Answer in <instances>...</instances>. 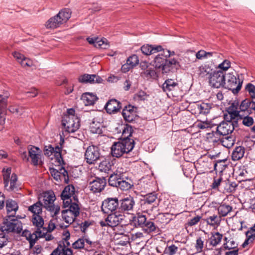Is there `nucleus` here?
Wrapping results in <instances>:
<instances>
[{
    "mask_svg": "<svg viewBox=\"0 0 255 255\" xmlns=\"http://www.w3.org/2000/svg\"><path fill=\"white\" fill-rule=\"evenodd\" d=\"M14 217V215H7L0 224V249L6 245L8 242L6 234L11 232L19 234L22 230L21 222Z\"/></svg>",
    "mask_w": 255,
    "mask_h": 255,
    "instance_id": "1",
    "label": "nucleus"
},
{
    "mask_svg": "<svg viewBox=\"0 0 255 255\" xmlns=\"http://www.w3.org/2000/svg\"><path fill=\"white\" fill-rule=\"evenodd\" d=\"M135 142L133 139H120L115 142L111 148V153L113 157L119 158L124 154L129 153L133 148Z\"/></svg>",
    "mask_w": 255,
    "mask_h": 255,
    "instance_id": "2",
    "label": "nucleus"
},
{
    "mask_svg": "<svg viewBox=\"0 0 255 255\" xmlns=\"http://www.w3.org/2000/svg\"><path fill=\"white\" fill-rule=\"evenodd\" d=\"M243 83V79L240 78L238 74L233 72L226 74L225 84L224 88L231 90L234 95L238 94Z\"/></svg>",
    "mask_w": 255,
    "mask_h": 255,
    "instance_id": "3",
    "label": "nucleus"
},
{
    "mask_svg": "<svg viewBox=\"0 0 255 255\" xmlns=\"http://www.w3.org/2000/svg\"><path fill=\"white\" fill-rule=\"evenodd\" d=\"M130 222V224L136 228H145V231L148 233L155 231L156 228L153 222L150 220H147L145 215L140 213H138L135 216H133Z\"/></svg>",
    "mask_w": 255,
    "mask_h": 255,
    "instance_id": "4",
    "label": "nucleus"
},
{
    "mask_svg": "<svg viewBox=\"0 0 255 255\" xmlns=\"http://www.w3.org/2000/svg\"><path fill=\"white\" fill-rule=\"evenodd\" d=\"M55 200L56 197L52 191H48L43 194V208L51 213L52 217L58 214L60 210V206L54 204Z\"/></svg>",
    "mask_w": 255,
    "mask_h": 255,
    "instance_id": "5",
    "label": "nucleus"
},
{
    "mask_svg": "<svg viewBox=\"0 0 255 255\" xmlns=\"http://www.w3.org/2000/svg\"><path fill=\"white\" fill-rule=\"evenodd\" d=\"M44 153L45 156L48 157L54 154L55 162L58 166L65 164V162L62 157V149L61 147L56 145L55 147L51 144H48L44 146Z\"/></svg>",
    "mask_w": 255,
    "mask_h": 255,
    "instance_id": "6",
    "label": "nucleus"
},
{
    "mask_svg": "<svg viewBox=\"0 0 255 255\" xmlns=\"http://www.w3.org/2000/svg\"><path fill=\"white\" fill-rule=\"evenodd\" d=\"M226 74L224 71L218 70L210 73L209 76L210 85L215 88H224L225 84Z\"/></svg>",
    "mask_w": 255,
    "mask_h": 255,
    "instance_id": "7",
    "label": "nucleus"
},
{
    "mask_svg": "<svg viewBox=\"0 0 255 255\" xmlns=\"http://www.w3.org/2000/svg\"><path fill=\"white\" fill-rule=\"evenodd\" d=\"M79 118H71L69 115H64L62 119V125L65 131L68 133H73L77 130L80 127Z\"/></svg>",
    "mask_w": 255,
    "mask_h": 255,
    "instance_id": "8",
    "label": "nucleus"
},
{
    "mask_svg": "<svg viewBox=\"0 0 255 255\" xmlns=\"http://www.w3.org/2000/svg\"><path fill=\"white\" fill-rule=\"evenodd\" d=\"M102 157L99 148L95 145L88 146L85 153V159L89 164H95Z\"/></svg>",
    "mask_w": 255,
    "mask_h": 255,
    "instance_id": "9",
    "label": "nucleus"
},
{
    "mask_svg": "<svg viewBox=\"0 0 255 255\" xmlns=\"http://www.w3.org/2000/svg\"><path fill=\"white\" fill-rule=\"evenodd\" d=\"M106 185V177L95 176L94 179L89 182V188L94 193H100L105 189Z\"/></svg>",
    "mask_w": 255,
    "mask_h": 255,
    "instance_id": "10",
    "label": "nucleus"
},
{
    "mask_svg": "<svg viewBox=\"0 0 255 255\" xmlns=\"http://www.w3.org/2000/svg\"><path fill=\"white\" fill-rule=\"evenodd\" d=\"M120 204V200L117 197L107 198L102 202V210L105 213L117 211H119Z\"/></svg>",
    "mask_w": 255,
    "mask_h": 255,
    "instance_id": "11",
    "label": "nucleus"
},
{
    "mask_svg": "<svg viewBox=\"0 0 255 255\" xmlns=\"http://www.w3.org/2000/svg\"><path fill=\"white\" fill-rule=\"evenodd\" d=\"M120 202L119 211L123 214L125 212L132 211L135 205L134 198L131 196H128L120 200Z\"/></svg>",
    "mask_w": 255,
    "mask_h": 255,
    "instance_id": "12",
    "label": "nucleus"
},
{
    "mask_svg": "<svg viewBox=\"0 0 255 255\" xmlns=\"http://www.w3.org/2000/svg\"><path fill=\"white\" fill-rule=\"evenodd\" d=\"M125 215L119 211L111 212L106 218V222H108V226L116 227L124 220Z\"/></svg>",
    "mask_w": 255,
    "mask_h": 255,
    "instance_id": "13",
    "label": "nucleus"
},
{
    "mask_svg": "<svg viewBox=\"0 0 255 255\" xmlns=\"http://www.w3.org/2000/svg\"><path fill=\"white\" fill-rule=\"evenodd\" d=\"M28 150L29 157L31 158V163L35 166H37L39 164L42 165L43 162L40 161L41 154L39 153L41 151L39 148L35 146L29 145Z\"/></svg>",
    "mask_w": 255,
    "mask_h": 255,
    "instance_id": "14",
    "label": "nucleus"
},
{
    "mask_svg": "<svg viewBox=\"0 0 255 255\" xmlns=\"http://www.w3.org/2000/svg\"><path fill=\"white\" fill-rule=\"evenodd\" d=\"M100 160L101 161L99 164V170L101 172L107 173L112 170V167L114 166L116 161L115 159L111 157H102Z\"/></svg>",
    "mask_w": 255,
    "mask_h": 255,
    "instance_id": "15",
    "label": "nucleus"
},
{
    "mask_svg": "<svg viewBox=\"0 0 255 255\" xmlns=\"http://www.w3.org/2000/svg\"><path fill=\"white\" fill-rule=\"evenodd\" d=\"M180 68L179 62L175 58L167 59L161 70L163 74H167L170 72H175Z\"/></svg>",
    "mask_w": 255,
    "mask_h": 255,
    "instance_id": "16",
    "label": "nucleus"
},
{
    "mask_svg": "<svg viewBox=\"0 0 255 255\" xmlns=\"http://www.w3.org/2000/svg\"><path fill=\"white\" fill-rule=\"evenodd\" d=\"M233 132L231 128V124H229V122L225 121L221 122L217 127V131L215 133V136L218 137V135L227 136Z\"/></svg>",
    "mask_w": 255,
    "mask_h": 255,
    "instance_id": "17",
    "label": "nucleus"
},
{
    "mask_svg": "<svg viewBox=\"0 0 255 255\" xmlns=\"http://www.w3.org/2000/svg\"><path fill=\"white\" fill-rule=\"evenodd\" d=\"M107 113L114 114L122 108V104L115 99L109 100L104 107Z\"/></svg>",
    "mask_w": 255,
    "mask_h": 255,
    "instance_id": "18",
    "label": "nucleus"
},
{
    "mask_svg": "<svg viewBox=\"0 0 255 255\" xmlns=\"http://www.w3.org/2000/svg\"><path fill=\"white\" fill-rule=\"evenodd\" d=\"M78 81L81 83H102L103 81L102 78L96 74H84L80 75L78 78Z\"/></svg>",
    "mask_w": 255,
    "mask_h": 255,
    "instance_id": "19",
    "label": "nucleus"
},
{
    "mask_svg": "<svg viewBox=\"0 0 255 255\" xmlns=\"http://www.w3.org/2000/svg\"><path fill=\"white\" fill-rule=\"evenodd\" d=\"M87 41L91 44L99 48L107 49L109 46L110 44L108 40L105 38L100 39L99 37H90L87 38Z\"/></svg>",
    "mask_w": 255,
    "mask_h": 255,
    "instance_id": "20",
    "label": "nucleus"
},
{
    "mask_svg": "<svg viewBox=\"0 0 255 255\" xmlns=\"http://www.w3.org/2000/svg\"><path fill=\"white\" fill-rule=\"evenodd\" d=\"M239 103L234 102L231 105L226 108L227 113L224 114V118L228 119V117H232V116H239L240 113V111H238Z\"/></svg>",
    "mask_w": 255,
    "mask_h": 255,
    "instance_id": "21",
    "label": "nucleus"
},
{
    "mask_svg": "<svg viewBox=\"0 0 255 255\" xmlns=\"http://www.w3.org/2000/svg\"><path fill=\"white\" fill-rule=\"evenodd\" d=\"M81 99L83 101L85 106H91L95 104L98 100V98L92 93L86 92L82 94Z\"/></svg>",
    "mask_w": 255,
    "mask_h": 255,
    "instance_id": "22",
    "label": "nucleus"
},
{
    "mask_svg": "<svg viewBox=\"0 0 255 255\" xmlns=\"http://www.w3.org/2000/svg\"><path fill=\"white\" fill-rule=\"evenodd\" d=\"M178 87V83L173 79H167L162 85L161 88L164 92H169L174 91Z\"/></svg>",
    "mask_w": 255,
    "mask_h": 255,
    "instance_id": "23",
    "label": "nucleus"
},
{
    "mask_svg": "<svg viewBox=\"0 0 255 255\" xmlns=\"http://www.w3.org/2000/svg\"><path fill=\"white\" fill-rule=\"evenodd\" d=\"M222 138H219L218 140L216 139H213V142H217L220 141L222 145L224 147L230 148L235 143V138L232 136H223Z\"/></svg>",
    "mask_w": 255,
    "mask_h": 255,
    "instance_id": "24",
    "label": "nucleus"
},
{
    "mask_svg": "<svg viewBox=\"0 0 255 255\" xmlns=\"http://www.w3.org/2000/svg\"><path fill=\"white\" fill-rule=\"evenodd\" d=\"M75 187L72 184L66 186L61 194V198L63 201L70 199L75 193Z\"/></svg>",
    "mask_w": 255,
    "mask_h": 255,
    "instance_id": "25",
    "label": "nucleus"
},
{
    "mask_svg": "<svg viewBox=\"0 0 255 255\" xmlns=\"http://www.w3.org/2000/svg\"><path fill=\"white\" fill-rule=\"evenodd\" d=\"M62 24L63 22L60 19V17L57 14L46 22L45 26L47 28H55L59 27Z\"/></svg>",
    "mask_w": 255,
    "mask_h": 255,
    "instance_id": "26",
    "label": "nucleus"
},
{
    "mask_svg": "<svg viewBox=\"0 0 255 255\" xmlns=\"http://www.w3.org/2000/svg\"><path fill=\"white\" fill-rule=\"evenodd\" d=\"M167 59V55L159 54L154 58L153 65L156 68L162 69Z\"/></svg>",
    "mask_w": 255,
    "mask_h": 255,
    "instance_id": "27",
    "label": "nucleus"
},
{
    "mask_svg": "<svg viewBox=\"0 0 255 255\" xmlns=\"http://www.w3.org/2000/svg\"><path fill=\"white\" fill-rule=\"evenodd\" d=\"M43 203L38 201L35 203L28 207V211L31 212L33 215H40L42 212Z\"/></svg>",
    "mask_w": 255,
    "mask_h": 255,
    "instance_id": "28",
    "label": "nucleus"
},
{
    "mask_svg": "<svg viewBox=\"0 0 255 255\" xmlns=\"http://www.w3.org/2000/svg\"><path fill=\"white\" fill-rule=\"evenodd\" d=\"M224 120L229 122V124H231V128L233 130H235L239 126V122H242L243 116L239 114V116H232V117H228V119L224 118Z\"/></svg>",
    "mask_w": 255,
    "mask_h": 255,
    "instance_id": "29",
    "label": "nucleus"
},
{
    "mask_svg": "<svg viewBox=\"0 0 255 255\" xmlns=\"http://www.w3.org/2000/svg\"><path fill=\"white\" fill-rule=\"evenodd\" d=\"M245 153V148L243 146H239L235 148L232 154V158L234 161H237L241 159Z\"/></svg>",
    "mask_w": 255,
    "mask_h": 255,
    "instance_id": "30",
    "label": "nucleus"
},
{
    "mask_svg": "<svg viewBox=\"0 0 255 255\" xmlns=\"http://www.w3.org/2000/svg\"><path fill=\"white\" fill-rule=\"evenodd\" d=\"M68 212L72 213L75 218L78 217L80 214V208L78 205L76 203H71L68 209L62 210V214H66Z\"/></svg>",
    "mask_w": 255,
    "mask_h": 255,
    "instance_id": "31",
    "label": "nucleus"
},
{
    "mask_svg": "<svg viewBox=\"0 0 255 255\" xmlns=\"http://www.w3.org/2000/svg\"><path fill=\"white\" fill-rule=\"evenodd\" d=\"M133 182L130 179L127 177V179H122L121 182L118 185L117 188L123 191H127L130 189L132 186Z\"/></svg>",
    "mask_w": 255,
    "mask_h": 255,
    "instance_id": "32",
    "label": "nucleus"
},
{
    "mask_svg": "<svg viewBox=\"0 0 255 255\" xmlns=\"http://www.w3.org/2000/svg\"><path fill=\"white\" fill-rule=\"evenodd\" d=\"M212 236L209 239L210 244L213 247H216L221 241L223 235L219 232H212Z\"/></svg>",
    "mask_w": 255,
    "mask_h": 255,
    "instance_id": "33",
    "label": "nucleus"
},
{
    "mask_svg": "<svg viewBox=\"0 0 255 255\" xmlns=\"http://www.w3.org/2000/svg\"><path fill=\"white\" fill-rule=\"evenodd\" d=\"M122 179H124V178L118 176V175L113 173L110 175L108 179L109 185L117 188L118 185H119Z\"/></svg>",
    "mask_w": 255,
    "mask_h": 255,
    "instance_id": "34",
    "label": "nucleus"
},
{
    "mask_svg": "<svg viewBox=\"0 0 255 255\" xmlns=\"http://www.w3.org/2000/svg\"><path fill=\"white\" fill-rule=\"evenodd\" d=\"M5 208L7 213L9 214L13 211L16 212L18 209V206L15 201L9 199L5 201Z\"/></svg>",
    "mask_w": 255,
    "mask_h": 255,
    "instance_id": "35",
    "label": "nucleus"
},
{
    "mask_svg": "<svg viewBox=\"0 0 255 255\" xmlns=\"http://www.w3.org/2000/svg\"><path fill=\"white\" fill-rule=\"evenodd\" d=\"M197 106L199 113L201 114L207 115L212 109L211 105L209 103H202Z\"/></svg>",
    "mask_w": 255,
    "mask_h": 255,
    "instance_id": "36",
    "label": "nucleus"
},
{
    "mask_svg": "<svg viewBox=\"0 0 255 255\" xmlns=\"http://www.w3.org/2000/svg\"><path fill=\"white\" fill-rule=\"evenodd\" d=\"M31 222L36 228H41L44 224V221L41 215H32Z\"/></svg>",
    "mask_w": 255,
    "mask_h": 255,
    "instance_id": "37",
    "label": "nucleus"
},
{
    "mask_svg": "<svg viewBox=\"0 0 255 255\" xmlns=\"http://www.w3.org/2000/svg\"><path fill=\"white\" fill-rule=\"evenodd\" d=\"M132 132L133 129L131 126L128 124L125 125L123 129L121 139H125L126 138H128V139H131L129 137L131 136Z\"/></svg>",
    "mask_w": 255,
    "mask_h": 255,
    "instance_id": "38",
    "label": "nucleus"
},
{
    "mask_svg": "<svg viewBox=\"0 0 255 255\" xmlns=\"http://www.w3.org/2000/svg\"><path fill=\"white\" fill-rule=\"evenodd\" d=\"M232 210V206L225 204L220 205L218 208V213L222 217L226 216Z\"/></svg>",
    "mask_w": 255,
    "mask_h": 255,
    "instance_id": "39",
    "label": "nucleus"
},
{
    "mask_svg": "<svg viewBox=\"0 0 255 255\" xmlns=\"http://www.w3.org/2000/svg\"><path fill=\"white\" fill-rule=\"evenodd\" d=\"M227 161L226 159L219 160L214 163V169L216 172H219L222 173L226 167L227 165L225 163Z\"/></svg>",
    "mask_w": 255,
    "mask_h": 255,
    "instance_id": "40",
    "label": "nucleus"
},
{
    "mask_svg": "<svg viewBox=\"0 0 255 255\" xmlns=\"http://www.w3.org/2000/svg\"><path fill=\"white\" fill-rule=\"evenodd\" d=\"M141 75L147 79L150 78L155 79L157 77L156 72L154 69L151 67L148 68L146 70L143 71L141 72Z\"/></svg>",
    "mask_w": 255,
    "mask_h": 255,
    "instance_id": "41",
    "label": "nucleus"
},
{
    "mask_svg": "<svg viewBox=\"0 0 255 255\" xmlns=\"http://www.w3.org/2000/svg\"><path fill=\"white\" fill-rule=\"evenodd\" d=\"M57 14L60 17L63 23L66 22L71 17V12L69 9L61 10Z\"/></svg>",
    "mask_w": 255,
    "mask_h": 255,
    "instance_id": "42",
    "label": "nucleus"
},
{
    "mask_svg": "<svg viewBox=\"0 0 255 255\" xmlns=\"http://www.w3.org/2000/svg\"><path fill=\"white\" fill-rule=\"evenodd\" d=\"M225 182H228V183H226V186L225 188L226 192L229 194L234 193L236 191L238 184L235 182H230L228 180L225 181Z\"/></svg>",
    "mask_w": 255,
    "mask_h": 255,
    "instance_id": "43",
    "label": "nucleus"
},
{
    "mask_svg": "<svg viewBox=\"0 0 255 255\" xmlns=\"http://www.w3.org/2000/svg\"><path fill=\"white\" fill-rule=\"evenodd\" d=\"M11 171V169L10 167H8L6 169H5V168H3L2 170V172L3 173V179L4 188H6L8 185Z\"/></svg>",
    "mask_w": 255,
    "mask_h": 255,
    "instance_id": "44",
    "label": "nucleus"
},
{
    "mask_svg": "<svg viewBox=\"0 0 255 255\" xmlns=\"http://www.w3.org/2000/svg\"><path fill=\"white\" fill-rule=\"evenodd\" d=\"M157 199V194L155 192H152L145 195L144 196V204H151Z\"/></svg>",
    "mask_w": 255,
    "mask_h": 255,
    "instance_id": "45",
    "label": "nucleus"
},
{
    "mask_svg": "<svg viewBox=\"0 0 255 255\" xmlns=\"http://www.w3.org/2000/svg\"><path fill=\"white\" fill-rule=\"evenodd\" d=\"M17 179V175L15 173H12L10 178V186L8 188H7L8 191H11L18 189V186L16 185Z\"/></svg>",
    "mask_w": 255,
    "mask_h": 255,
    "instance_id": "46",
    "label": "nucleus"
},
{
    "mask_svg": "<svg viewBox=\"0 0 255 255\" xmlns=\"http://www.w3.org/2000/svg\"><path fill=\"white\" fill-rule=\"evenodd\" d=\"M122 115L124 120L128 122H132L134 121L136 115L135 114H131L130 112L123 110Z\"/></svg>",
    "mask_w": 255,
    "mask_h": 255,
    "instance_id": "47",
    "label": "nucleus"
},
{
    "mask_svg": "<svg viewBox=\"0 0 255 255\" xmlns=\"http://www.w3.org/2000/svg\"><path fill=\"white\" fill-rule=\"evenodd\" d=\"M101 123L97 122L95 119L93 120L92 122L90 124L91 131L93 133H98L101 130L100 129Z\"/></svg>",
    "mask_w": 255,
    "mask_h": 255,
    "instance_id": "48",
    "label": "nucleus"
},
{
    "mask_svg": "<svg viewBox=\"0 0 255 255\" xmlns=\"http://www.w3.org/2000/svg\"><path fill=\"white\" fill-rule=\"evenodd\" d=\"M127 62L133 68L138 64V57L136 54H132L127 59Z\"/></svg>",
    "mask_w": 255,
    "mask_h": 255,
    "instance_id": "49",
    "label": "nucleus"
},
{
    "mask_svg": "<svg viewBox=\"0 0 255 255\" xmlns=\"http://www.w3.org/2000/svg\"><path fill=\"white\" fill-rule=\"evenodd\" d=\"M205 221L207 222L208 225L214 226L220 223V220L218 219L217 215H214L213 216H210L207 218Z\"/></svg>",
    "mask_w": 255,
    "mask_h": 255,
    "instance_id": "50",
    "label": "nucleus"
},
{
    "mask_svg": "<svg viewBox=\"0 0 255 255\" xmlns=\"http://www.w3.org/2000/svg\"><path fill=\"white\" fill-rule=\"evenodd\" d=\"M245 90L249 92L253 100H255V86L252 83H248L246 86Z\"/></svg>",
    "mask_w": 255,
    "mask_h": 255,
    "instance_id": "51",
    "label": "nucleus"
},
{
    "mask_svg": "<svg viewBox=\"0 0 255 255\" xmlns=\"http://www.w3.org/2000/svg\"><path fill=\"white\" fill-rule=\"evenodd\" d=\"M140 50L143 54L146 55H150L152 54V45L144 44L142 45Z\"/></svg>",
    "mask_w": 255,
    "mask_h": 255,
    "instance_id": "52",
    "label": "nucleus"
},
{
    "mask_svg": "<svg viewBox=\"0 0 255 255\" xmlns=\"http://www.w3.org/2000/svg\"><path fill=\"white\" fill-rule=\"evenodd\" d=\"M85 240L83 238H81L72 244V248L74 249H83L84 248Z\"/></svg>",
    "mask_w": 255,
    "mask_h": 255,
    "instance_id": "53",
    "label": "nucleus"
},
{
    "mask_svg": "<svg viewBox=\"0 0 255 255\" xmlns=\"http://www.w3.org/2000/svg\"><path fill=\"white\" fill-rule=\"evenodd\" d=\"M178 251V247L175 245L172 244L171 246L165 248L164 253L167 255H174Z\"/></svg>",
    "mask_w": 255,
    "mask_h": 255,
    "instance_id": "54",
    "label": "nucleus"
},
{
    "mask_svg": "<svg viewBox=\"0 0 255 255\" xmlns=\"http://www.w3.org/2000/svg\"><path fill=\"white\" fill-rule=\"evenodd\" d=\"M9 95L7 93L3 95H0V109L1 110H6L7 99Z\"/></svg>",
    "mask_w": 255,
    "mask_h": 255,
    "instance_id": "55",
    "label": "nucleus"
},
{
    "mask_svg": "<svg viewBox=\"0 0 255 255\" xmlns=\"http://www.w3.org/2000/svg\"><path fill=\"white\" fill-rule=\"evenodd\" d=\"M49 171L53 178L57 182L61 181V175H60L59 170L56 169L53 167H50Z\"/></svg>",
    "mask_w": 255,
    "mask_h": 255,
    "instance_id": "56",
    "label": "nucleus"
},
{
    "mask_svg": "<svg viewBox=\"0 0 255 255\" xmlns=\"http://www.w3.org/2000/svg\"><path fill=\"white\" fill-rule=\"evenodd\" d=\"M60 175L64 177V182L68 184L69 181V178L67 170L63 166L61 167L59 170Z\"/></svg>",
    "mask_w": 255,
    "mask_h": 255,
    "instance_id": "57",
    "label": "nucleus"
},
{
    "mask_svg": "<svg viewBox=\"0 0 255 255\" xmlns=\"http://www.w3.org/2000/svg\"><path fill=\"white\" fill-rule=\"evenodd\" d=\"M250 232L246 233L247 238L242 245L243 248H245L249 244V241L252 242L255 239V233L254 235H250Z\"/></svg>",
    "mask_w": 255,
    "mask_h": 255,
    "instance_id": "58",
    "label": "nucleus"
},
{
    "mask_svg": "<svg viewBox=\"0 0 255 255\" xmlns=\"http://www.w3.org/2000/svg\"><path fill=\"white\" fill-rule=\"evenodd\" d=\"M242 121V124L247 127H250L254 124L253 118L252 117H250L249 116H247L245 117H243V119Z\"/></svg>",
    "mask_w": 255,
    "mask_h": 255,
    "instance_id": "59",
    "label": "nucleus"
},
{
    "mask_svg": "<svg viewBox=\"0 0 255 255\" xmlns=\"http://www.w3.org/2000/svg\"><path fill=\"white\" fill-rule=\"evenodd\" d=\"M148 96L145 92L140 90L135 94L134 98L137 99L138 101H144Z\"/></svg>",
    "mask_w": 255,
    "mask_h": 255,
    "instance_id": "60",
    "label": "nucleus"
},
{
    "mask_svg": "<svg viewBox=\"0 0 255 255\" xmlns=\"http://www.w3.org/2000/svg\"><path fill=\"white\" fill-rule=\"evenodd\" d=\"M113 173L124 179H127L126 171L122 167H118Z\"/></svg>",
    "mask_w": 255,
    "mask_h": 255,
    "instance_id": "61",
    "label": "nucleus"
},
{
    "mask_svg": "<svg viewBox=\"0 0 255 255\" xmlns=\"http://www.w3.org/2000/svg\"><path fill=\"white\" fill-rule=\"evenodd\" d=\"M8 110L11 113H15L17 115H21L23 113V109L19 108L15 106H11L9 107Z\"/></svg>",
    "mask_w": 255,
    "mask_h": 255,
    "instance_id": "62",
    "label": "nucleus"
},
{
    "mask_svg": "<svg viewBox=\"0 0 255 255\" xmlns=\"http://www.w3.org/2000/svg\"><path fill=\"white\" fill-rule=\"evenodd\" d=\"M231 66V63L230 61L228 60H225L221 63L219 64L218 68L224 71L227 70Z\"/></svg>",
    "mask_w": 255,
    "mask_h": 255,
    "instance_id": "63",
    "label": "nucleus"
},
{
    "mask_svg": "<svg viewBox=\"0 0 255 255\" xmlns=\"http://www.w3.org/2000/svg\"><path fill=\"white\" fill-rule=\"evenodd\" d=\"M203 245L204 242L202 241L201 238L199 237L197 239L195 245V247L198 253H201L202 251Z\"/></svg>",
    "mask_w": 255,
    "mask_h": 255,
    "instance_id": "64",
    "label": "nucleus"
}]
</instances>
